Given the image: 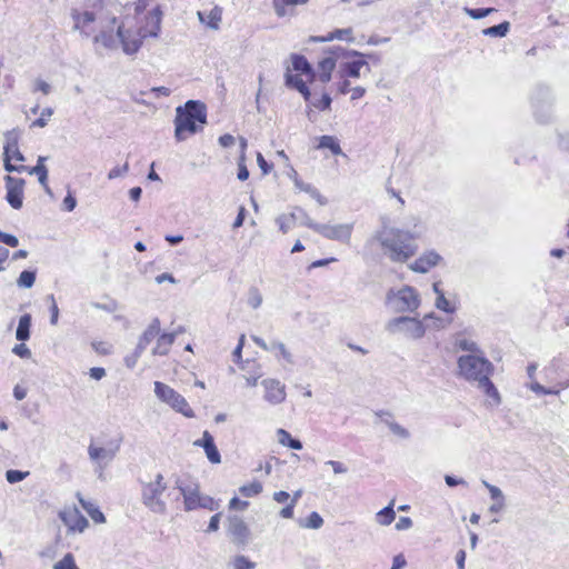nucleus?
Masks as SVG:
<instances>
[{"mask_svg": "<svg viewBox=\"0 0 569 569\" xmlns=\"http://www.w3.org/2000/svg\"><path fill=\"white\" fill-rule=\"evenodd\" d=\"M72 29L90 39L96 52L121 51L136 56L148 39H158L162 31L163 10L151 0L119 4L94 0L70 13Z\"/></svg>", "mask_w": 569, "mask_h": 569, "instance_id": "obj_1", "label": "nucleus"}, {"mask_svg": "<svg viewBox=\"0 0 569 569\" xmlns=\"http://www.w3.org/2000/svg\"><path fill=\"white\" fill-rule=\"evenodd\" d=\"M410 238L408 232L387 223L373 234L382 253L396 263H406L416 254L417 244L408 241Z\"/></svg>", "mask_w": 569, "mask_h": 569, "instance_id": "obj_2", "label": "nucleus"}, {"mask_svg": "<svg viewBox=\"0 0 569 569\" xmlns=\"http://www.w3.org/2000/svg\"><path fill=\"white\" fill-rule=\"evenodd\" d=\"M174 138L184 141L201 131L207 123V107L199 100H188L176 108Z\"/></svg>", "mask_w": 569, "mask_h": 569, "instance_id": "obj_3", "label": "nucleus"}, {"mask_svg": "<svg viewBox=\"0 0 569 569\" xmlns=\"http://www.w3.org/2000/svg\"><path fill=\"white\" fill-rule=\"evenodd\" d=\"M316 79V73L308 60L300 54H291L284 72V84L297 90L306 101L311 99L308 87Z\"/></svg>", "mask_w": 569, "mask_h": 569, "instance_id": "obj_4", "label": "nucleus"}, {"mask_svg": "<svg viewBox=\"0 0 569 569\" xmlns=\"http://www.w3.org/2000/svg\"><path fill=\"white\" fill-rule=\"evenodd\" d=\"M433 320H438L435 312L425 313L422 317L398 316L388 320L385 328L390 335H399L409 340H421Z\"/></svg>", "mask_w": 569, "mask_h": 569, "instance_id": "obj_5", "label": "nucleus"}, {"mask_svg": "<svg viewBox=\"0 0 569 569\" xmlns=\"http://www.w3.org/2000/svg\"><path fill=\"white\" fill-rule=\"evenodd\" d=\"M422 305L420 292L412 286L402 284L387 291L385 298L386 308L397 315L417 312Z\"/></svg>", "mask_w": 569, "mask_h": 569, "instance_id": "obj_6", "label": "nucleus"}, {"mask_svg": "<svg viewBox=\"0 0 569 569\" xmlns=\"http://www.w3.org/2000/svg\"><path fill=\"white\" fill-rule=\"evenodd\" d=\"M370 73V66L366 56L358 51H349L343 56L338 67L337 90L347 94L351 80Z\"/></svg>", "mask_w": 569, "mask_h": 569, "instance_id": "obj_7", "label": "nucleus"}, {"mask_svg": "<svg viewBox=\"0 0 569 569\" xmlns=\"http://www.w3.org/2000/svg\"><path fill=\"white\" fill-rule=\"evenodd\" d=\"M176 487L182 496L183 509L186 511L189 512L198 509L216 511L219 509V501L211 496L202 493L197 481H186L178 478Z\"/></svg>", "mask_w": 569, "mask_h": 569, "instance_id": "obj_8", "label": "nucleus"}, {"mask_svg": "<svg viewBox=\"0 0 569 569\" xmlns=\"http://www.w3.org/2000/svg\"><path fill=\"white\" fill-rule=\"evenodd\" d=\"M457 368L459 377L473 383L487 376H492L495 371L492 362L486 358L483 352L460 356L457 360Z\"/></svg>", "mask_w": 569, "mask_h": 569, "instance_id": "obj_9", "label": "nucleus"}, {"mask_svg": "<svg viewBox=\"0 0 569 569\" xmlns=\"http://www.w3.org/2000/svg\"><path fill=\"white\" fill-rule=\"evenodd\" d=\"M153 395L160 405L186 418H194V410L189 405L188 400L170 385L158 380L154 381Z\"/></svg>", "mask_w": 569, "mask_h": 569, "instance_id": "obj_10", "label": "nucleus"}, {"mask_svg": "<svg viewBox=\"0 0 569 569\" xmlns=\"http://www.w3.org/2000/svg\"><path fill=\"white\" fill-rule=\"evenodd\" d=\"M20 137L21 132L18 129H12L4 133L3 166L8 172H23V170H27L26 166L16 164V162H23L26 160L19 149Z\"/></svg>", "mask_w": 569, "mask_h": 569, "instance_id": "obj_11", "label": "nucleus"}, {"mask_svg": "<svg viewBox=\"0 0 569 569\" xmlns=\"http://www.w3.org/2000/svg\"><path fill=\"white\" fill-rule=\"evenodd\" d=\"M167 489V482L161 473H157L152 480L142 487V501L153 512L162 513L166 511V503L162 500V493Z\"/></svg>", "mask_w": 569, "mask_h": 569, "instance_id": "obj_12", "label": "nucleus"}, {"mask_svg": "<svg viewBox=\"0 0 569 569\" xmlns=\"http://www.w3.org/2000/svg\"><path fill=\"white\" fill-rule=\"evenodd\" d=\"M58 518L66 527L68 535H82L89 528V520L76 505H64L58 511Z\"/></svg>", "mask_w": 569, "mask_h": 569, "instance_id": "obj_13", "label": "nucleus"}, {"mask_svg": "<svg viewBox=\"0 0 569 569\" xmlns=\"http://www.w3.org/2000/svg\"><path fill=\"white\" fill-rule=\"evenodd\" d=\"M261 397L264 403L278 407L287 401V386L278 378L267 377L260 381Z\"/></svg>", "mask_w": 569, "mask_h": 569, "instance_id": "obj_14", "label": "nucleus"}, {"mask_svg": "<svg viewBox=\"0 0 569 569\" xmlns=\"http://www.w3.org/2000/svg\"><path fill=\"white\" fill-rule=\"evenodd\" d=\"M24 186L26 181L21 178L9 174L4 177L6 200L14 210H19L23 206Z\"/></svg>", "mask_w": 569, "mask_h": 569, "instance_id": "obj_15", "label": "nucleus"}, {"mask_svg": "<svg viewBox=\"0 0 569 569\" xmlns=\"http://www.w3.org/2000/svg\"><path fill=\"white\" fill-rule=\"evenodd\" d=\"M538 369L537 363H530L527 367V376H528V383L527 388L533 392L536 396H559L561 390L567 388L569 386V382L567 383H559L555 387H545L542 386L536 377V372Z\"/></svg>", "mask_w": 569, "mask_h": 569, "instance_id": "obj_16", "label": "nucleus"}, {"mask_svg": "<svg viewBox=\"0 0 569 569\" xmlns=\"http://www.w3.org/2000/svg\"><path fill=\"white\" fill-rule=\"evenodd\" d=\"M228 535L231 541L237 546H246L251 539V530L246 521L238 517L231 516L228 518Z\"/></svg>", "mask_w": 569, "mask_h": 569, "instance_id": "obj_17", "label": "nucleus"}, {"mask_svg": "<svg viewBox=\"0 0 569 569\" xmlns=\"http://www.w3.org/2000/svg\"><path fill=\"white\" fill-rule=\"evenodd\" d=\"M442 256L435 249L425 250L418 258L408 264V268L416 273H428L442 262Z\"/></svg>", "mask_w": 569, "mask_h": 569, "instance_id": "obj_18", "label": "nucleus"}, {"mask_svg": "<svg viewBox=\"0 0 569 569\" xmlns=\"http://www.w3.org/2000/svg\"><path fill=\"white\" fill-rule=\"evenodd\" d=\"M318 233L330 239L348 243L353 230V223H337V224H325L323 227H317Z\"/></svg>", "mask_w": 569, "mask_h": 569, "instance_id": "obj_19", "label": "nucleus"}, {"mask_svg": "<svg viewBox=\"0 0 569 569\" xmlns=\"http://www.w3.org/2000/svg\"><path fill=\"white\" fill-rule=\"evenodd\" d=\"M491 376L476 382L477 388L481 391L485 397V403L487 407L497 408L501 405L502 398L498 388L493 385L490 379Z\"/></svg>", "mask_w": 569, "mask_h": 569, "instance_id": "obj_20", "label": "nucleus"}, {"mask_svg": "<svg viewBox=\"0 0 569 569\" xmlns=\"http://www.w3.org/2000/svg\"><path fill=\"white\" fill-rule=\"evenodd\" d=\"M377 417L379 421L383 423L390 433L399 440H408L411 437L410 430L398 422L390 412H378Z\"/></svg>", "mask_w": 569, "mask_h": 569, "instance_id": "obj_21", "label": "nucleus"}, {"mask_svg": "<svg viewBox=\"0 0 569 569\" xmlns=\"http://www.w3.org/2000/svg\"><path fill=\"white\" fill-rule=\"evenodd\" d=\"M193 445L196 447L203 448L204 453L211 463L218 465L221 462V456L217 446L214 445L213 437L208 431H204L202 433V438L196 440Z\"/></svg>", "mask_w": 569, "mask_h": 569, "instance_id": "obj_22", "label": "nucleus"}, {"mask_svg": "<svg viewBox=\"0 0 569 569\" xmlns=\"http://www.w3.org/2000/svg\"><path fill=\"white\" fill-rule=\"evenodd\" d=\"M482 485L488 489L491 499V503L488 507V511L495 515L502 512L507 506L506 497L502 490L499 487L491 485L486 480L482 481Z\"/></svg>", "mask_w": 569, "mask_h": 569, "instance_id": "obj_23", "label": "nucleus"}, {"mask_svg": "<svg viewBox=\"0 0 569 569\" xmlns=\"http://www.w3.org/2000/svg\"><path fill=\"white\" fill-rule=\"evenodd\" d=\"M309 0H272V9L278 18H290L296 14L298 6L308 3Z\"/></svg>", "mask_w": 569, "mask_h": 569, "instance_id": "obj_24", "label": "nucleus"}, {"mask_svg": "<svg viewBox=\"0 0 569 569\" xmlns=\"http://www.w3.org/2000/svg\"><path fill=\"white\" fill-rule=\"evenodd\" d=\"M116 449H111L92 442L88 448L89 458L97 465H106L116 456Z\"/></svg>", "mask_w": 569, "mask_h": 569, "instance_id": "obj_25", "label": "nucleus"}, {"mask_svg": "<svg viewBox=\"0 0 569 569\" xmlns=\"http://www.w3.org/2000/svg\"><path fill=\"white\" fill-rule=\"evenodd\" d=\"M199 21L211 30H218L222 21V9L218 6L209 11L197 12Z\"/></svg>", "mask_w": 569, "mask_h": 569, "instance_id": "obj_26", "label": "nucleus"}, {"mask_svg": "<svg viewBox=\"0 0 569 569\" xmlns=\"http://www.w3.org/2000/svg\"><path fill=\"white\" fill-rule=\"evenodd\" d=\"M77 498L80 506L83 508V510L88 513V516L94 523H106V516L94 502L86 500L80 493H77Z\"/></svg>", "mask_w": 569, "mask_h": 569, "instance_id": "obj_27", "label": "nucleus"}, {"mask_svg": "<svg viewBox=\"0 0 569 569\" xmlns=\"http://www.w3.org/2000/svg\"><path fill=\"white\" fill-rule=\"evenodd\" d=\"M176 340L174 332H162L158 339H156V345L152 348L151 352L153 356H166L169 353L171 346Z\"/></svg>", "mask_w": 569, "mask_h": 569, "instance_id": "obj_28", "label": "nucleus"}, {"mask_svg": "<svg viewBox=\"0 0 569 569\" xmlns=\"http://www.w3.org/2000/svg\"><path fill=\"white\" fill-rule=\"evenodd\" d=\"M336 68V60L332 57H326L318 63V78L322 83H327L331 79L332 71Z\"/></svg>", "mask_w": 569, "mask_h": 569, "instance_id": "obj_29", "label": "nucleus"}, {"mask_svg": "<svg viewBox=\"0 0 569 569\" xmlns=\"http://www.w3.org/2000/svg\"><path fill=\"white\" fill-rule=\"evenodd\" d=\"M44 160H46L44 157H39L37 164L32 168L27 167V170H23V172H28L29 174L38 176V179H39V182L41 183V186H43L46 188V190L48 192H50V189L48 187V170L44 166Z\"/></svg>", "mask_w": 569, "mask_h": 569, "instance_id": "obj_30", "label": "nucleus"}, {"mask_svg": "<svg viewBox=\"0 0 569 569\" xmlns=\"http://www.w3.org/2000/svg\"><path fill=\"white\" fill-rule=\"evenodd\" d=\"M286 176L293 182L298 191L316 194L317 191L308 183H306L298 174L297 170L288 163Z\"/></svg>", "mask_w": 569, "mask_h": 569, "instance_id": "obj_31", "label": "nucleus"}, {"mask_svg": "<svg viewBox=\"0 0 569 569\" xmlns=\"http://www.w3.org/2000/svg\"><path fill=\"white\" fill-rule=\"evenodd\" d=\"M395 501H390V503L376 512L375 520L379 526L387 527L391 525L396 519V511L393 509Z\"/></svg>", "mask_w": 569, "mask_h": 569, "instance_id": "obj_32", "label": "nucleus"}, {"mask_svg": "<svg viewBox=\"0 0 569 569\" xmlns=\"http://www.w3.org/2000/svg\"><path fill=\"white\" fill-rule=\"evenodd\" d=\"M238 491L244 498H254L263 491V485L261 481L253 479L241 485Z\"/></svg>", "mask_w": 569, "mask_h": 569, "instance_id": "obj_33", "label": "nucleus"}, {"mask_svg": "<svg viewBox=\"0 0 569 569\" xmlns=\"http://www.w3.org/2000/svg\"><path fill=\"white\" fill-rule=\"evenodd\" d=\"M318 149H328L331 154L340 156L342 154V149L340 147L339 140L333 136H321L318 139Z\"/></svg>", "mask_w": 569, "mask_h": 569, "instance_id": "obj_34", "label": "nucleus"}, {"mask_svg": "<svg viewBox=\"0 0 569 569\" xmlns=\"http://www.w3.org/2000/svg\"><path fill=\"white\" fill-rule=\"evenodd\" d=\"M435 307L439 311L452 315L458 310V302L455 299L447 298L443 292L442 295H439V297H436Z\"/></svg>", "mask_w": 569, "mask_h": 569, "instance_id": "obj_35", "label": "nucleus"}, {"mask_svg": "<svg viewBox=\"0 0 569 569\" xmlns=\"http://www.w3.org/2000/svg\"><path fill=\"white\" fill-rule=\"evenodd\" d=\"M276 435H277V440L281 446L288 447L293 450L302 449L301 441L298 439H293L291 437V435L286 429H282V428L278 429L276 431Z\"/></svg>", "mask_w": 569, "mask_h": 569, "instance_id": "obj_36", "label": "nucleus"}, {"mask_svg": "<svg viewBox=\"0 0 569 569\" xmlns=\"http://www.w3.org/2000/svg\"><path fill=\"white\" fill-rule=\"evenodd\" d=\"M31 316L26 313L20 317L16 330V338L19 341H26L30 338Z\"/></svg>", "mask_w": 569, "mask_h": 569, "instance_id": "obj_37", "label": "nucleus"}, {"mask_svg": "<svg viewBox=\"0 0 569 569\" xmlns=\"http://www.w3.org/2000/svg\"><path fill=\"white\" fill-rule=\"evenodd\" d=\"M161 333V322L154 318L144 330L140 343H149L151 340L158 339Z\"/></svg>", "mask_w": 569, "mask_h": 569, "instance_id": "obj_38", "label": "nucleus"}, {"mask_svg": "<svg viewBox=\"0 0 569 569\" xmlns=\"http://www.w3.org/2000/svg\"><path fill=\"white\" fill-rule=\"evenodd\" d=\"M332 40L351 42L353 40L352 28L337 29L332 32H329L326 37L320 39V41H332Z\"/></svg>", "mask_w": 569, "mask_h": 569, "instance_id": "obj_39", "label": "nucleus"}, {"mask_svg": "<svg viewBox=\"0 0 569 569\" xmlns=\"http://www.w3.org/2000/svg\"><path fill=\"white\" fill-rule=\"evenodd\" d=\"M510 30V23L508 21H503L497 26L489 27L482 30V34L487 37L493 38H503Z\"/></svg>", "mask_w": 569, "mask_h": 569, "instance_id": "obj_40", "label": "nucleus"}, {"mask_svg": "<svg viewBox=\"0 0 569 569\" xmlns=\"http://www.w3.org/2000/svg\"><path fill=\"white\" fill-rule=\"evenodd\" d=\"M296 221V217L293 213H283L280 214L276 222L279 226V229L282 231V233H287L290 229L293 228Z\"/></svg>", "mask_w": 569, "mask_h": 569, "instance_id": "obj_41", "label": "nucleus"}, {"mask_svg": "<svg viewBox=\"0 0 569 569\" xmlns=\"http://www.w3.org/2000/svg\"><path fill=\"white\" fill-rule=\"evenodd\" d=\"M257 563L247 556L238 555L231 560L232 569H256Z\"/></svg>", "mask_w": 569, "mask_h": 569, "instance_id": "obj_42", "label": "nucleus"}, {"mask_svg": "<svg viewBox=\"0 0 569 569\" xmlns=\"http://www.w3.org/2000/svg\"><path fill=\"white\" fill-rule=\"evenodd\" d=\"M323 525L322 517L317 512L312 511L301 523L300 526L308 529H319Z\"/></svg>", "mask_w": 569, "mask_h": 569, "instance_id": "obj_43", "label": "nucleus"}, {"mask_svg": "<svg viewBox=\"0 0 569 569\" xmlns=\"http://www.w3.org/2000/svg\"><path fill=\"white\" fill-rule=\"evenodd\" d=\"M270 351H272L274 353V356L279 359H283L287 362L292 361V356H291L290 351L281 342H272L270 345Z\"/></svg>", "mask_w": 569, "mask_h": 569, "instance_id": "obj_44", "label": "nucleus"}, {"mask_svg": "<svg viewBox=\"0 0 569 569\" xmlns=\"http://www.w3.org/2000/svg\"><path fill=\"white\" fill-rule=\"evenodd\" d=\"M53 569H80L74 560V557L72 553L68 552L66 553L59 561H57L53 567Z\"/></svg>", "mask_w": 569, "mask_h": 569, "instance_id": "obj_45", "label": "nucleus"}, {"mask_svg": "<svg viewBox=\"0 0 569 569\" xmlns=\"http://www.w3.org/2000/svg\"><path fill=\"white\" fill-rule=\"evenodd\" d=\"M456 345L460 350L469 351L470 353H482L483 352L480 349V347L478 346V343L470 339H466V338L459 339V340H457Z\"/></svg>", "mask_w": 569, "mask_h": 569, "instance_id": "obj_46", "label": "nucleus"}, {"mask_svg": "<svg viewBox=\"0 0 569 569\" xmlns=\"http://www.w3.org/2000/svg\"><path fill=\"white\" fill-rule=\"evenodd\" d=\"M36 281V273L33 271L24 270L20 273L17 284L20 288H31Z\"/></svg>", "mask_w": 569, "mask_h": 569, "instance_id": "obj_47", "label": "nucleus"}, {"mask_svg": "<svg viewBox=\"0 0 569 569\" xmlns=\"http://www.w3.org/2000/svg\"><path fill=\"white\" fill-rule=\"evenodd\" d=\"M52 114H53L52 108L48 107V108L42 109V111L40 112V117L38 119H36L34 121H32L30 127L31 128H44L48 124Z\"/></svg>", "mask_w": 569, "mask_h": 569, "instance_id": "obj_48", "label": "nucleus"}, {"mask_svg": "<svg viewBox=\"0 0 569 569\" xmlns=\"http://www.w3.org/2000/svg\"><path fill=\"white\" fill-rule=\"evenodd\" d=\"M262 301H263L262 295L258 289L252 288L249 290L247 303L250 308L258 309L262 305Z\"/></svg>", "mask_w": 569, "mask_h": 569, "instance_id": "obj_49", "label": "nucleus"}, {"mask_svg": "<svg viewBox=\"0 0 569 569\" xmlns=\"http://www.w3.org/2000/svg\"><path fill=\"white\" fill-rule=\"evenodd\" d=\"M463 11L466 14H468L471 19H482L490 13L495 12V8H481V9H471V8H465Z\"/></svg>", "mask_w": 569, "mask_h": 569, "instance_id": "obj_50", "label": "nucleus"}, {"mask_svg": "<svg viewBox=\"0 0 569 569\" xmlns=\"http://www.w3.org/2000/svg\"><path fill=\"white\" fill-rule=\"evenodd\" d=\"M29 476L28 471H20V470H8L6 472V479L9 483H17L22 481Z\"/></svg>", "mask_w": 569, "mask_h": 569, "instance_id": "obj_51", "label": "nucleus"}, {"mask_svg": "<svg viewBox=\"0 0 569 569\" xmlns=\"http://www.w3.org/2000/svg\"><path fill=\"white\" fill-rule=\"evenodd\" d=\"M249 507V502L247 500H241L239 497L234 496L229 500L228 508L232 511H244Z\"/></svg>", "mask_w": 569, "mask_h": 569, "instance_id": "obj_52", "label": "nucleus"}, {"mask_svg": "<svg viewBox=\"0 0 569 569\" xmlns=\"http://www.w3.org/2000/svg\"><path fill=\"white\" fill-rule=\"evenodd\" d=\"M51 90H52V86L48 81H46L41 78H38L33 81V91L34 92H41L42 94L47 96L51 92Z\"/></svg>", "mask_w": 569, "mask_h": 569, "instance_id": "obj_53", "label": "nucleus"}, {"mask_svg": "<svg viewBox=\"0 0 569 569\" xmlns=\"http://www.w3.org/2000/svg\"><path fill=\"white\" fill-rule=\"evenodd\" d=\"M408 565L407 558L402 552L392 557L390 569H405Z\"/></svg>", "mask_w": 569, "mask_h": 569, "instance_id": "obj_54", "label": "nucleus"}, {"mask_svg": "<svg viewBox=\"0 0 569 569\" xmlns=\"http://www.w3.org/2000/svg\"><path fill=\"white\" fill-rule=\"evenodd\" d=\"M312 106L319 110H328L331 106V98L328 93H323L319 100L312 102Z\"/></svg>", "mask_w": 569, "mask_h": 569, "instance_id": "obj_55", "label": "nucleus"}, {"mask_svg": "<svg viewBox=\"0 0 569 569\" xmlns=\"http://www.w3.org/2000/svg\"><path fill=\"white\" fill-rule=\"evenodd\" d=\"M128 169H129L128 163H124L122 166H117L108 172V179L112 180V179L122 177L128 172Z\"/></svg>", "mask_w": 569, "mask_h": 569, "instance_id": "obj_56", "label": "nucleus"}, {"mask_svg": "<svg viewBox=\"0 0 569 569\" xmlns=\"http://www.w3.org/2000/svg\"><path fill=\"white\" fill-rule=\"evenodd\" d=\"M326 465L331 467L335 475H343L348 471L347 466L341 461L329 460Z\"/></svg>", "mask_w": 569, "mask_h": 569, "instance_id": "obj_57", "label": "nucleus"}, {"mask_svg": "<svg viewBox=\"0 0 569 569\" xmlns=\"http://www.w3.org/2000/svg\"><path fill=\"white\" fill-rule=\"evenodd\" d=\"M12 352L23 359H29L31 357V351L24 343L14 346Z\"/></svg>", "mask_w": 569, "mask_h": 569, "instance_id": "obj_58", "label": "nucleus"}, {"mask_svg": "<svg viewBox=\"0 0 569 569\" xmlns=\"http://www.w3.org/2000/svg\"><path fill=\"white\" fill-rule=\"evenodd\" d=\"M257 163L261 169L263 176H267L271 172L272 164L268 163L260 152L257 153Z\"/></svg>", "mask_w": 569, "mask_h": 569, "instance_id": "obj_59", "label": "nucleus"}, {"mask_svg": "<svg viewBox=\"0 0 569 569\" xmlns=\"http://www.w3.org/2000/svg\"><path fill=\"white\" fill-rule=\"evenodd\" d=\"M272 498H273V500L277 503H281V505H286L287 506L290 502V493L287 492V491H283V490L276 491L272 495Z\"/></svg>", "mask_w": 569, "mask_h": 569, "instance_id": "obj_60", "label": "nucleus"}, {"mask_svg": "<svg viewBox=\"0 0 569 569\" xmlns=\"http://www.w3.org/2000/svg\"><path fill=\"white\" fill-rule=\"evenodd\" d=\"M0 241L12 248L18 247L19 244V240L16 236L4 232L1 233Z\"/></svg>", "mask_w": 569, "mask_h": 569, "instance_id": "obj_61", "label": "nucleus"}, {"mask_svg": "<svg viewBox=\"0 0 569 569\" xmlns=\"http://www.w3.org/2000/svg\"><path fill=\"white\" fill-rule=\"evenodd\" d=\"M347 93H350L351 100H358L365 96L366 89L361 86L351 87L350 84Z\"/></svg>", "mask_w": 569, "mask_h": 569, "instance_id": "obj_62", "label": "nucleus"}, {"mask_svg": "<svg viewBox=\"0 0 569 569\" xmlns=\"http://www.w3.org/2000/svg\"><path fill=\"white\" fill-rule=\"evenodd\" d=\"M412 527V520L409 517H400L395 528L398 531L408 530Z\"/></svg>", "mask_w": 569, "mask_h": 569, "instance_id": "obj_63", "label": "nucleus"}, {"mask_svg": "<svg viewBox=\"0 0 569 569\" xmlns=\"http://www.w3.org/2000/svg\"><path fill=\"white\" fill-rule=\"evenodd\" d=\"M77 206L76 198L71 194V192H68V194L63 199V207L67 211H72Z\"/></svg>", "mask_w": 569, "mask_h": 569, "instance_id": "obj_64", "label": "nucleus"}]
</instances>
